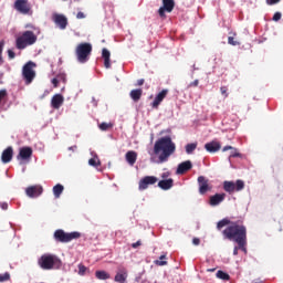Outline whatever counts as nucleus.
I'll use <instances>...</instances> for the list:
<instances>
[{
    "instance_id": "obj_1",
    "label": "nucleus",
    "mask_w": 283,
    "mask_h": 283,
    "mask_svg": "<svg viewBox=\"0 0 283 283\" xmlns=\"http://www.w3.org/2000/svg\"><path fill=\"white\" fill-rule=\"evenodd\" d=\"M226 227V229H224ZM218 231H222L223 240L238 243L239 249L247 253V226L244 219L223 218L217 223Z\"/></svg>"
},
{
    "instance_id": "obj_2",
    "label": "nucleus",
    "mask_w": 283,
    "mask_h": 283,
    "mask_svg": "<svg viewBox=\"0 0 283 283\" xmlns=\"http://www.w3.org/2000/svg\"><path fill=\"white\" fill-rule=\"evenodd\" d=\"M154 154L158 156L159 163H167L172 154H176V144L171 137L165 136L155 142Z\"/></svg>"
},
{
    "instance_id": "obj_3",
    "label": "nucleus",
    "mask_w": 283,
    "mask_h": 283,
    "mask_svg": "<svg viewBox=\"0 0 283 283\" xmlns=\"http://www.w3.org/2000/svg\"><path fill=\"white\" fill-rule=\"evenodd\" d=\"M38 41V35L34 31H24L20 33L15 39V48L17 50H25V48H30V45H34Z\"/></svg>"
},
{
    "instance_id": "obj_4",
    "label": "nucleus",
    "mask_w": 283,
    "mask_h": 283,
    "mask_svg": "<svg viewBox=\"0 0 283 283\" xmlns=\"http://www.w3.org/2000/svg\"><path fill=\"white\" fill-rule=\"evenodd\" d=\"M38 264L43 271H52V269H61V259L54 254H43L39 260Z\"/></svg>"
},
{
    "instance_id": "obj_5",
    "label": "nucleus",
    "mask_w": 283,
    "mask_h": 283,
    "mask_svg": "<svg viewBox=\"0 0 283 283\" xmlns=\"http://www.w3.org/2000/svg\"><path fill=\"white\" fill-rule=\"evenodd\" d=\"M75 54L78 63H87L92 54V45L87 42L80 43L75 49Z\"/></svg>"
},
{
    "instance_id": "obj_6",
    "label": "nucleus",
    "mask_w": 283,
    "mask_h": 283,
    "mask_svg": "<svg viewBox=\"0 0 283 283\" xmlns=\"http://www.w3.org/2000/svg\"><path fill=\"white\" fill-rule=\"evenodd\" d=\"M53 238L55 242L66 244L67 242H72V240H78L81 232H64L62 229H57L54 231Z\"/></svg>"
},
{
    "instance_id": "obj_7",
    "label": "nucleus",
    "mask_w": 283,
    "mask_h": 283,
    "mask_svg": "<svg viewBox=\"0 0 283 283\" xmlns=\"http://www.w3.org/2000/svg\"><path fill=\"white\" fill-rule=\"evenodd\" d=\"M36 63L32 61H29L23 65L22 77L25 85H30L34 81V78H36V71H34Z\"/></svg>"
},
{
    "instance_id": "obj_8",
    "label": "nucleus",
    "mask_w": 283,
    "mask_h": 283,
    "mask_svg": "<svg viewBox=\"0 0 283 283\" xmlns=\"http://www.w3.org/2000/svg\"><path fill=\"white\" fill-rule=\"evenodd\" d=\"M14 10L20 14L32 17V3L28 0H15L13 3Z\"/></svg>"
},
{
    "instance_id": "obj_9",
    "label": "nucleus",
    "mask_w": 283,
    "mask_h": 283,
    "mask_svg": "<svg viewBox=\"0 0 283 283\" xmlns=\"http://www.w3.org/2000/svg\"><path fill=\"white\" fill-rule=\"evenodd\" d=\"M223 189L227 191V193H235V191H242V189H244V181L241 179H238L235 182L224 181Z\"/></svg>"
},
{
    "instance_id": "obj_10",
    "label": "nucleus",
    "mask_w": 283,
    "mask_h": 283,
    "mask_svg": "<svg viewBox=\"0 0 283 283\" xmlns=\"http://www.w3.org/2000/svg\"><path fill=\"white\" fill-rule=\"evenodd\" d=\"M174 8H176V2L174 0H163V6L158 9L160 19H167L165 12H174Z\"/></svg>"
},
{
    "instance_id": "obj_11",
    "label": "nucleus",
    "mask_w": 283,
    "mask_h": 283,
    "mask_svg": "<svg viewBox=\"0 0 283 283\" xmlns=\"http://www.w3.org/2000/svg\"><path fill=\"white\" fill-rule=\"evenodd\" d=\"M197 182L199 185L200 196H205V193H207L208 191H211V189H213V187H211L209 184V179H207V177H205V176H199L197 179Z\"/></svg>"
},
{
    "instance_id": "obj_12",
    "label": "nucleus",
    "mask_w": 283,
    "mask_h": 283,
    "mask_svg": "<svg viewBox=\"0 0 283 283\" xmlns=\"http://www.w3.org/2000/svg\"><path fill=\"white\" fill-rule=\"evenodd\" d=\"M52 21L60 28V30H65L67 28V18L61 13H53Z\"/></svg>"
},
{
    "instance_id": "obj_13",
    "label": "nucleus",
    "mask_w": 283,
    "mask_h": 283,
    "mask_svg": "<svg viewBox=\"0 0 283 283\" xmlns=\"http://www.w3.org/2000/svg\"><path fill=\"white\" fill-rule=\"evenodd\" d=\"M43 193V186L41 185H34V186H29L25 189V195L28 198H39Z\"/></svg>"
},
{
    "instance_id": "obj_14",
    "label": "nucleus",
    "mask_w": 283,
    "mask_h": 283,
    "mask_svg": "<svg viewBox=\"0 0 283 283\" xmlns=\"http://www.w3.org/2000/svg\"><path fill=\"white\" fill-rule=\"evenodd\" d=\"M158 182V177L146 176L139 181V191H145L149 185H156Z\"/></svg>"
},
{
    "instance_id": "obj_15",
    "label": "nucleus",
    "mask_w": 283,
    "mask_h": 283,
    "mask_svg": "<svg viewBox=\"0 0 283 283\" xmlns=\"http://www.w3.org/2000/svg\"><path fill=\"white\" fill-rule=\"evenodd\" d=\"M169 94V90L164 88L161 92H159L154 102L151 103V108L153 109H158V107L160 106V103H163V101H165V98H167V95Z\"/></svg>"
},
{
    "instance_id": "obj_16",
    "label": "nucleus",
    "mask_w": 283,
    "mask_h": 283,
    "mask_svg": "<svg viewBox=\"0 0 283 283\" xmlns=\"http://www.w3.org/2000/svg\"><path fill=\"white\" fill-rule=\"evenodd\" d=\"M128 277V272L126 268H118L117 273L114 277L117 283H126Z\"/></svg>"
},
{
    "instance_id": "obj_17",
    "label": "nucleus",
    "mask_w": 283,
    "mask_h": 283,
    "mask_svg": "<svg viewBox=\"0 0 283 283\" xmlns=\"http://www.w3.org/2000/svg\"><path fill=\"white\" fill-rule=\"evenodd\" d=\"M193 164H191V160H186L178 165L176 174L179 176H182V174H187V171H190L192 169Z\"/></svg>"
},
{
    "instance_id": "obj_18",
    "label": "nucleus",
    "mask_w": 283,
    "mask_h": 283,
    "mask_svg": "<svg viewBox=\"0 0 283 283\" xmlns=\"http://www.w3.org/2000/svg\"><path fill=\"white\" fill-rule=\"evenodd\" d=\"M64 102H65V98L63 97V95L55 94L51 99V107H53V109H61V106L63 105Z\"/></svg>"
},
{
    "instance_id": "obj_19",
    "label": "nucleus",
    "mask_w": 283,
    "mask_h": 283,
    "mask_svg": "<svg viewBox=\"0 0 283 283\" xmlns=\"http://www.w3.org/2000/svg\"><path fill=\"white\" fill-rule=\"evenodd\" d=\"M32 158V148L22 147L20 148L18 160H30Z\"/></svg>"
},
{
    "instance_id": "obj_20",
    "label": "nucleus",
    "mask_w": 283,
    "mask_h": 283,
    "mask_svg": "<svg viewBox=\"0 0 283 283\" xmlns=\"http://www.w3.org/2000/svg\"><path fill=\"white\" fill-rule=\"evenodd\" d=\"M224 198H227L226 193H216L210 197L209 205L211 207H218L221 202H224Z\"/></svg>"
},
{
    "instance_id": "obj_21",
    "label": "nucleus",
    "mask_w": 283,
    "mask_h": 283,
    "mask_svg": "<svg viewBox=\"0 0 283 283\" xmlns=\"http://www.w3.org/2000/svg\"><path fill=\"white\" fill-rule=\"evenodd\" d=\"M12 156H14V150L11 146L2 151L1 160L4 165H8L12 160Z\"/></svg>"
},
{
    "instance_id": "obj_22",
    "label": "nucleus",
    "mask_w": 283,
    "mask_h": 283,
    "mask_svg": "<svg viewBox=\"0 0 283 283\" xmlns=\"http://www.w3.org/2000/svg\"><path fill=\"white\" fill-rule=\"evenodd\" d=\"M125 158L128 165H130V167H134V165H136V160H138V153L129 150L126 153Z\"/></svg>"
},
{
    "instance_id": "obj_23",
    "label": "nucleus",
    "mask_w": 283,
    "mask_h": 283,
    "mask_svg": "<svg viewBox=\"0 0 283 283\" xmlns=\"http://www.w3.org/2000/svg\"><path fill=\"white\" fill-rule=\"evenodd\" d=\"M111 56L112 53H109V50H102V59H104V67H106V70H109V67H112Z\"/></svg>"
},
{
    "instance_id": "obj_24",
    "label": "nucleus",
    "mask_w": 283,
    "mask_h": 283,
    "mask_svg": "<svg viewBox=\"0 0 283 283\" xmlns=\"http://www.w3.org/2000/svg\"><path fill=\"white\" fill-rule=\"evenodd\" d=\"M221 145L218 142H210L205 145V149H207L210 154H216V151H220Z\"/></svg>"
},
{
    "instance_id": "obj_25",
    "label": "nucleus",
    "mask_w": 283,
    "mask_h": 283,
    "mask_svg": "<svg viewBox=\"0 0 283 283\" xmlns=\"http://www.w3.org/2000/svg\"><path fill=\"white\" fill-rule=\"evenodd\" d=\"M159 189H163L164 191H169L171 187H174V179H163L158 182Z\"/></svg>"
},
{
    "instance_id": "obj_26",
    "label": "nucleus",
    "mask_w": 283,
    "mask_h": 283,
    "mask_svg": "<svg viewBox=\"0 0 283 283\" xmlns=\"http://www.w3.org/2000/svg\"><path fill=\"white\" fill-rule=\"evenodd\" d=\"M129 96H130L132 101H134V103H138V101H140V98H143L142 88L132 90L129 93Z\"/></svg>"
},
{
    "instance_id": "obj_27",
    "label": "nucleus",
    "mask_w": 283,
    "mask_h": 283,
    "mask_svg": "<svg viewBox=\"0 0 283 283\" xmlns=\"http://www.w3.org/2000/svg\"><path fill=\"white\" fill-rule=\"evenodd\" d=\"M65 190V187L63 185L57 184L53 187V196L54 198H61V193Z\"/></svg>"
},
{
    "instance_id": "obj_28",
    "label": "nucleus",
    "mask_w": 283,
    "mask_h": 283,
    "mask_svg": "<svg viewBox=\"0 0 283 283\" xmlns=\"http://www.w3.org/2000/svg\"><path fill=\"white\" fill-rule=\"evenodd\" d=\"M95 277L97 280H109L111 275H109V273H107L103 270H98L95 272Z\"/></svg>"
},
{
    "instance_id": "obj_29",
    "label": "nucleus",
    "mask_w": 283,
    "mask_h": 283,
    "mask_svg": "<svg viewBox=\"0 0 283 283\" xmlns=\"http://www.w3.org/2000/svg\"><path fill=\"white\" fill-rule=\"evenodd\" d=\"M229 149H233V151L230 154V158H240V153H238L233 146H226L223 147L222 151H229Z\"/></svg>"
},
{
    "instance_id": "obj_30",
    "label": "nucleus",
    "mask_w": 283,
    "mask_h": 283,
    "mask_svg": "<svg viewBox=\"0 0 283 283\" xmlns=\"http://www.w3.org/2000/svg\"><path fill=\"white\" fill-rule=\"evenodd\" d=\"M217 277H218L219 280H224V281L231 280V276H230L228 273H226L224 271H222V270H219V271L217 272Z\"/></svg>"
},
{
    "instance_id": "obj_31",
    "label": "nucleus",
    "mask_w": 283,
    "mask_h": 283,
    "mask_svg": "<svg viewBox=\"0 0 283 283\" xmlns=\"http://www.w3.org/2000/svg\"><path fill=\"white\" fill-rule=\"evenodd\" d=\"M198 147V143H191L186 145V153L187 154H193Z\"/></svg>"
},
{
    "instance_id": "obj_32",
    "label": "nucleus",
    "mask_w": 283,
    "mask_h": 283,
    "mask_svg": "<svg viewBox=\"0 0 283 283\" xmlns=\"http://www.w3.org/2000/svg\"><path fill=\"white\" fill-rule=\"evenodd\" d=\"M113 127H114V124L105 123V122L98 125V128L101 129V132H107V129H112Z\"/></svg>"
},
{
    "instance_id": "obj_33",
    "label": "nucleus",
    "mask_w": 283,
    "mask_h": 283,
    "mask_svg": "<svg viewBox=\"0 0 283 283\" xmlns=\"http://www.w3.org/2000/svg\"><path fill=\"white\" fill-rule=\"evenodd\" d=\"M163 260H167V255L163 254L159 256V260L155 261V264H157V266H167V261H163Z\"/></svg>"
},
{
    "instance_id": "obj_34",
    "label": "nucleus",
    "mask_w": 283,
    "mask_h": 283,
    "mask_svg": "<svg viewBox=\"0 0 283 283\" xmlns=\"http://www.w3.org/2000/svg\"><path fill=\"white\" fill-rule=\"evenodd\" d=\"M6 46V41H0V65H3V48Z\"/></svg>"
},
{
    "instance_id": "obj_35",
    "label": "nucleus",
    "mask_w": 283,
    "mask_h": 283,
    "mask_svg": "<svg viewBox=\"0 0 283 283\" xmlns=\"http://www.w3.org/2000/svg\"><path fill=\"white\" fill-rule=\"evenodd\" d=\"M8 99V91L7 90H1L0 91V104L6 102Z\"/></svg>"
},
{
    "instance_id": "obj_36",
    "label": "nucleus",
    "mask_w": 283,
    "mask_h": 283,
    "mask_svg": "<svg viewBox=\"0 0 283 283\" xmlns=\"http://www.w3.org/2000/svg\"><path fill=\"white\" fill-rule=\"evenodd\" d=\"M220 92H221V95L224 96L226 98H229V87L227 86H221L220 87Z\"/></svg>"
},
{
    "instance_id": "obj_37",
    "label": "nucleus",
    "mask_w": 283,
    "mask_h": 283,
    "mask_svg": "<svg viewBox=\"0 0 283 283\" xmlns=\"http://www.w3.org/2000/svg\"><path fill=\"white\" fill-rule=\"evenodd\" d=\"M88 165H91V167H98V165H101V161H98L97 158H91L88 160Z\"/></svg>"
},
{
    "instance_id": "obj_38",
    "label": "nucleus",
    "mask_w": 283,
    "mask_h": 283,
    "mask_svg": "<svg viewBox=\"0 0 283 283\" xmlns=\"http://www.w3.org/2000/svg\"><path fill=\"white\" fill-rule=\"evenodd\" d=\"M86 271H87V266L83 264H78V275H85Z\"/></svg>"
},
{
    "instance_id": "obj_39",
    "label": "nucleus",
    "mask_w": 283,
    "mask_h": 283,
    "mask_svg": "<svg viewBox=\"0 0 283 283\" xmlns=\"http://www.w3.org/2000/svg\"><path fill=\"white\" fill-rule=\"evenodd\" d=\"M10 280V273L6 272L0 274V282H8Z\"/></svg>"
},
{
    "instance_id": "obj_40",
    "label": "nucleus",
    "mask_w": 283,
    "mask_h": 283,
    "mask_svg": "<svg viewBox=\"0 0 283 283\" xmlns=\"http://www.w3.org/2000/svg\"><path fill=\"white\" fill-rule=\"evenodd\" d=\"M228 43H229V45H240V42L235 41L234 36H229Z\"/></svg>"
},
{
    "instance_id": "obj_41",
    "label": "nucleus",
    "mask_w": 283,
    "mask_h": 283,
    "mask_svg": "<svg viewBox=\"0 0 283 283\" xmlns=\"http://www.w3.org/2000/svg\"><path fill=\"white\" fill-rule=\"evenodd\" d=\"M280 19H282V13L281 12H275L272 20L273 21H280Z\"/></svg>"
},
{
    "instance_id": "obj_42",
    "label": "nucleus",
    "mask_w": 283,
    "mask_h": 283,
    "mask_svg": "<svg viewBox=\"0 0 283 283\" xmlns=\"http://www.w3.org/2000/svg\"><path fill=\"white\" fill-rule=\"evenodd\" d=\"M8 52V56H9V59H10V61H12V59H14L15 56H17V54L14 53V51H12V50H8L7 51Z\"/></svg>"
},
{
    "instance_id": "obj_43",
    "label": "nucleus",
    "mask_w": 283,
    "mask_h": 283,
    "mask_svg": "<svg viewBox=\"0 0 283 283\" xmlns=\"http://www.w3.org/2000/svg\"><path fill=\"white\" fill-rule=\"evenodd\" d=\"M138 247H143V242L140 240H138L137 242L135 243H132V248L133 249H138Z\"/></svg>"
},
{
    "instance_id": "obj_44",
    "label": "nucleus",
    "mask_w": 283,
    "mask_h": 283,
    "mask_svg": "<svg viewBox=\"0 0 283 283\" xmlns=\"http://www.w3.org/2000/svg\"><path fill=\"white\" fill-rule=\"evenodd\" d=\"M281 0H266L268 6H275V3H280Z\"/></svg>"
},
{
    "instance_id": "obj_45",
    "label": "nucleus",
    "mask_w": 283,
    "mask_h": 283,
    "mask_svg": "<svg viewBox=\"0 0 283 283\" xmlns=\"http://www.w3.org/2000/svg\"><path fill=\"white\" fill-rule=\"evenodd\" d=\"M199 84H200V81L195 80L193 82H191V83L189 84V87H198Z\"/></svg>"
},
{
    "instance_id": "obj_46",
    "label": "nucleus",
    "mask_w": 283,
    "mask_h": 283,
    "mask_svg": "<svg viewBox=\"0 0 283 283\" xmlns=\"http://www.w3.org/2000/svg\"><path fill=\"white\" fill-rule=\"evenodd\" d=\"M52 85L54 87H59V80L56 77H54L52 81H51Z\"/></svg>"
},
{
    "instance_id": "obj_47",
    "label": "nucleus",
    "mask_w": 283,
    "mask_h": 283,
    "mask_svg": "<svg viewBox=\"0 0 283 283\" xmlns=\"http://www.w3.org/2000/svg\"><path fill=\"white\" fill-rule=\"evenodd\" d=\"M76 19H85V13H83V12H77V14H76Z\"/></svg>"
},
{
    "instance_id": "obj_48",
    "label": "nucleus",
    "mask_w": 283,
    "mask_h": 283,
    "mask_svg": "<svg viewBox=\"0 0 283 283\" xmlns=\"http://www.w3.org/2000/svg\"><path fill=\"white\" fill-rule=\"evenodd\" d=\"M192 244H195V247H198L200 244V240L198 238H193Z\"/></svg>"
},
{
    "instance_id": "obj_49",
    "label": "nucleus",
    "mask_w": 283,
    "mask_h": 283,
    "mask_svg": "<svg viewBox=\"0 0 283 283\" xmlns=\"http://www.w3.org/2000/svg\"><path fill=\"white\" fill-rule=\"evenodd\" d=\"M142 85H145V80L143 78L137 81V86L140 87Z\"/></svg>"
},
{
    "instance_id": "obj_50",
    "label": "nucleus",
    "mask_w": 283,
    "mask_h": 283,
    "mask_svg": "<svg viewBox=\"0 0 283 283\" xmlns=\"http://www.w3.org/2000/svg\"><path fill=\"white\" fill-rule=\"evenodd\" d=\"M1 209H3V211H7L8 209V203L7 202H3L0 205Z\"/></svg>"
},
{
    "instance_id": "obj_51",
    "label": "nucleus",
    "mask_w": 283,
    "mask_h": 283,
    "mask_svg": "<svg viewBox=\"0 0 283 283\" xmlns=\"http://www.w3.org/2000/svg\"><path fill=\"white\" fill-rule=\"evenodd\" d=\"M240 249V247L238 245V247H234V249H233V255H238V250Z\"/></svg>"
},
{
    "instance_id": "obj_52",
    "label": "nucleus",
    "mask_w": 283,
    "mask_h": 283,
    "mask_svg": "<svg viewBox=\"0 0 283 283\" xmlns=\"http://www.w3.org/2000/svg\"><path fill=\"white\" fill-rule=\"evenodd\" d=\"M75 149H77L76 146H71V147H69V151H74Z\"/></svg>"
},
{
    "instance_id": "obj_53",
    "label": "nucleus",
    "mask_w": 283,
    "mask_h": 283,
    "mask_svg": "<svg viewBox=\"0 0 283 283\" xmlns=\"http://www.w3.org/2000/svg\"><path fill=\"white\" fill-rule=\"evenodd\" d=\"M251 283H264V281L258 279V280L252 281Z\"/></svg>"
},
{
    "instance_id": "obj_54",
    "label": "nucleus",
    "mask_w": 283,
    "mask_h": 283,
    "mask_svg": "<svg viewBox=\"0 0 283 283\" xmlns=\"http://www.w3.org/2000/svg\"><path fill=\"white\" fill-rule=\"evenodd\" d=\"M169 176V172H164L163 175H161V178H167Z\"/></svg>"
},
{
    "instance_id": "obj_55",
    "label": "nucleus",
    "mask_w": 283,
    "mask_h": 283,
    "mask_svg": "<svg viewBox=\"0 0 283 283\" xmlns=\"http://www.w3.org/2000/svg\"><path fill=\"white\" fill-rule=\"evenodd\" d=\"M209 271L213 272V271H216V269H212V270H209Z\"/></svg>"
}]
</instances>
